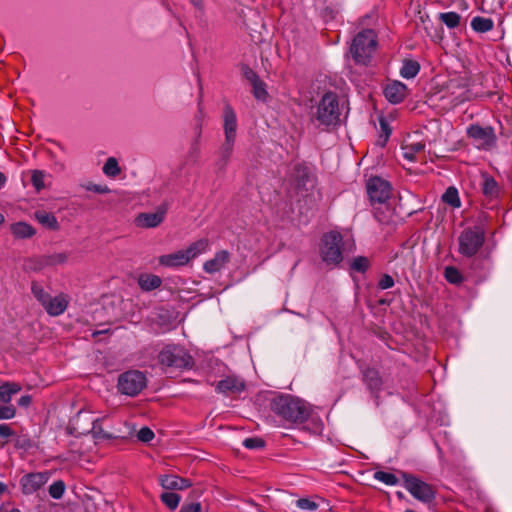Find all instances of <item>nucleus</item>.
Wrapping results in <instances>:
<instances>
[{
	"instance_id": "nucleus-35",
	"label": "nucleus",
	"mask_w": 512,
	"mask_h": 512,
	"mask_svg": "<svg viewBox=\"0 0 512 512\" xmlns=\"http://www.w3.org/2000/svg\"><path fill=\"white\" fill-rule=\"evenodd\" d=\"M31 292L38 302L44 306L50 298V294L46 292L41 284L38 282H32Z\"/></svg>"
},
{
	"instance_id": "nucleus-4",
	"label": "nucleus",
	"mask_w": 512,
	"mask_h": 512,
	"mask_svg": "<svg viewBox=\"0 0 512 512\" xmlns=\"http://www.w3.org/2000/svg\"><path fill=\"white\" fill-rule=\"evenodd\" d=\"M158 361L164 367L177 369H190L194 365V360L187 350L175 344L163 347L158 354Z\"/></svg>"
},
{
	"instance_id": "nucleus-39",
	"label": "nucleus",
	"mask_w": 512,
	"mask_h": 512,
	"mask_svg": "<svg viewBox=\"0 0 512 512\" xmlns=\"http://www.w3.org/2000/svg\"><path fill=\"white\" fill-rule=\"evenodd\" d=\"M46 177V173L42 170H32L31 171V182L36 191H41L45 188L44 179Z\"/></svg>"
},
{
	"instance_id": "nucleus-48",
	"label": "nucleus",
	"mask_w": 512,
	"mask_h": 512,
	"mask_svg": "<svg viewBox=\"0 0 512 512\" xmlns=\"http://www.w3.org/2000/svg\"><path fill=\"white\" fill-rule=\"evenodd\" d=\"M394 286V279L389 274H384L378 281V287L381 290L389 289Z\"/></svg>"
},
{
	"instance_id": "nucleus-50",
	"label": "nucleus",
	"mask_w": 512,
	"mask_h": 512,
	"mask_svg": "<svg viewBox=\"0 0 512 512\" xmlns=\"http://www.w3.org/2000/svg\"><path fill=\"white\" fill-rule=\"evenodd\" d=\"M202 507L199 502L185 503L182 505L180 512H201Z\"/></svg>"
},
{
	"instance_id": "nucleus-60",
	"label": "nucleus",
	"mask_w": 512,
	"mask_h": 512,
	"mask_svg": "<svg viewBox=\"0 0 512 512\" xmlns=\"http://www.w3.org/2000/svg\"><path fill=\"white\" fill-rule=\"evenodd\" d=\"M4 220H5V219H4L3 214H1V213H0V225L4 222Z\"/></svg>"
},
{
	"instance_id": "nucleus-34",
	"label": "nucleus",
	"mask_w": 512,
	"mask_h": 512,
	"mask_svg": "<svg viewBox=\"0 0 512 512\" xmlns=\"http://www.w3.org/2000/svg\"><path fill=\"white\" fill-rule=\"evenodd\" d=\"M444 278L446 279L447 282L454 285H460L464 281V276L454 266L445 267Z\"/></svg>"
},
{
	"instance_id": "nucleus-10",
	"label": "nucleus",
	"mask_w": 512,
	"mask_h": 512,
	"mask_svg": "<svg viewBox=\"0 0 512 512\" xmlns=\"http://www.w3.org/2000/svg\"><path fill=\"white\" fill-rule=\"evenodd\" d=\"M367 193L371 201L384 203L390 198L391 186L380 177H372L367 182Z\"/></svg>"
},
{
	"instance_id": "nucleus-19",
	"label": "nucleus",
	"mask_w": 512,
	"mask_h": 512,
	"mask_svg": "<svg viewBox=\"0 0 512 512\" xmlns=\"http://www.w3.org/2000/svg\"><path fill=\"white\" fill-rule=\"evenodd\" d=\"M159 264L165 267H180L189 263L185 250H178L171 254L162 255L158 259Z\"/></svg>"
},
{
	"instance_id": "nucleus-13",
	"label": "nucleus",
	"mask_w": 512,
	"mask_h": 512,
	"mask_svg": "<svg viewBox=\"0 0 512 512\" xmlns=\"http://www.w3.org/2000/svg\"><path fill=\"white\" fill-rule=\"evenodd\" d=\"M48 481L46 473H31L21 479L22 491L24 494H32L39 490Z\"/></svg>"
},
{
	"instance_id": "nucleus-59",
	"label": "nucleus",
	"mask_w": 512,
	"mask_h": 512,
	"mask_svg": "<svg viewBox=\"0 0 512 512\" xmlns=\"http://www.w3.org/2000/svg\"><path fill=\"white\" fill-rule=\"evenodd\" d=\"M397 497L400 498V499H403L404 498V494L402 492H397L396 493Z\"/></svg>"
},
{
	"instance_id": "nucleus-25",
	"label": "nucleus",
	"mask_w": 512,
	"mask_h": 512,
	"mask_svg": "<svg viewBox=\"0 0 512 512\" xmlns=\"http://www.w3.org/2000/svg\"><path fill=\"white\" fill-rule=\"evenodd\" d=\"M20 390L21 386L15 382H6L0 385V402L8 404Z\"/></svg>"
},
{
	"instance_id": "nucleus-23",
	"label": "nucleus",
	"mask_w": 512,
	"mask_h": 512,
	"mask_svg": "<svg viewBox=\"0 0 512 512\" xmlns=\"http://www.w3.org/2000/svg\"><path fill=\"white\" fill-rule=\"evenodd\" d=\"M209 240L207 238L199 239L191 243L185 250L189 262L196 258L198 255L206 252L209 248Z\"/></svg>"
},
{
	"instance_id": "nucleus-3",
	"label": "nucleus",
	"mask_w": 512,
	"mask_h": 512,
	"mask_svg": "<svg viewBox=\"0 0 512 512\" xmlns=\"http://www.w3.org/2000/svg\"><path fill=\"white\" fill-rule=\"evenodd\" d=\"M340 115L338 96L333 92L325 93L317 106L315 120L328 128L339 123Z\"/></svg>"
},
{
	"instance_id": "nucleus-2",
	"label": "nucleus",
	"mask_w": 512,
	"mask_h": 512,
	"mask_svg": "<svg viewBox=\"0 0 512 512\" xmlns=\"http://www.w3.org/2000/svg\"><path fill=\"white\" fill-rule=\"evenodd\" d=\"M377 36L374 30L364 29L353 39L350 53L356 64L368 65L376 50Z\"/></svg>"
},
{
	"instance_id": "nucleus-57",
	"label": "nucleus",
	"mask_w": 512,
	"mask_h": 512,
	"mask_svg": "<svg viewBox=\"0 0 512 512\" xmlns=\"http://www.w3.org/2000/svg\"><path fill=\"white\" fill-rule=\"evenodd\" d=\"M6 490V485L2 482H0V495L4 493Z\"/></svg>"
},
{
	"instance_id": "nucleus-24",
	"label": "nucleus",
	"mask_w": 512,
	"mask_h": 512,
	"mask_svg": "<svg viewBox=\"0 0 512 512\" xmlns=\"http://www.w3.org/2000/svg\"><path fill=\"white\" fill-rule=\"evenodd\" d=\"M162 283V280L159 276L154 274H143L138 278V284L140 288L144 291H152L157 289Z\"/></svg>"
},
{
	"instance_id": "nucleus-42",
	"label": "nucleus",
	"mask_w": 512,
	"mask_h": 512,
	"mask_svg": "<svg viewBox=\"0 0 512 512\" xmlns=\"http://www.w3.org/2000/svg\"><path fill=\"white\" fill-rule=\"evenodd\" d=\"M64 492H65V484L62 480L55 481L49 487V495L53 499L62 498Z\"/></svg>"
},
{
	"instance_id": "nucleus-16",
	"label": "nucleus",
	"mask_w": 512,
	"mask_h": 512,
	"mask_svg": "<svg viewBox=\"0 0 512 512\" xmlns=\"http://www.w3.org/2000/svg\"><path fill=\"white\" fill-rule=\"evenodd\" d=\"M229 261L230 253L227 250L218 251L212 259L204 262L203 270L208 274H214L221 271Z\"/></svg>"
},
{
	"instance_id": "nucleus-28",
	"label": "nucleus",
	"mask_w": 512,
	"mask_h": 512,
	"mask_svg": "<svg viewBox=\"0 0 512 512\" xmlns=\"http://www.w3.org/2000/svg\"><path fill=\"white\" fill-rule=\"evenodd\" d=\"M249 73L251 74L250 82L253 86V94L255 98L262 101L266 100L267 91L265 89V83L261 81L252 70H250Z\"/></svg>"
},
{
	"instance_id": "nucleus-8",
	"label": "nucleus",
	"mask_w": 512,
	"mask_h": 512,
	"mask_svg": "<svg viewBox=\"0 0 512 512\" xmlns=\"http://www.w3.org/2000/svg\"><path fill=\"white\" fill-rule=\"evenodd\" d=\"M119 392L128 396H136L146 387V377L138 370L122 373L118 378Z\"/></svg>"
},
{
	"instance_id": "nucleus-14",
	"label": "nucleus",
	"mask_w": 512,
	"mask_h": 512,
	"mask_svg": "<svg viewBox=\"0 0 512 512\" xmlns=\"http://www.w3.org/2000/svg\"><path fill=\"white\" fill-rule=\"evenodd\" d=\"M385 98L392 104L402 102L407 96V86L400 81H393L384 89Z\"/></svg>"
},
{
	"instance_id": "nucleus-37",
	"label": "nucleus",
	"mask_w": 512,
	"mask_h": 512,
	"mask_svg": "<svg viewBox=\"0 0 512 512\" xmlns=\"http://www.w3.org/2000/svg\"><path fill=\"white\" fill-rule=\"evenodd\" d=\"M370 267V260L365 256H357L353 258L350 263V268L353 271L365 273Z\"/></svg>"
},
{
	"instance_id": "nucleus-7",
	"label": "nucleus",
	"mask_w": 512,
	"mask_h": 512,
	"mask_svg": "<svg viewBox=\"0 0 512 512\" xmlns=\"http://www.w3.org/2000/svg\"><path fill=\"white\" fill-rule=\"evenodd\" d=\"M467 136L478 150L489 151L496 147L497 137L491 126L483 127L479 124H471L467 128Z\"/></svg>"
},
{
	"instance_id": "nucleus-29",
	"label": "nucleus",
	"mask_w": 512,
	"mask_h": 512,
	"mask_svg": "<svg viewBox=\"0 0 512 512\" xmlns=\"http://www.w3.org/2000/svg\"><path fill=\"white\" fill-rule=\"evenodd\" d=\"M471 27L478 33H485L493 29L494 22L491 18L476 16L471 20Z\"/></svg>"
},
{
	"instance_id": "nucleus-45",
	"label": "nucleus",
	"mask_w": 512,
	"mask_h": 512,
	"mask_svg": "<svg viewBox=\"0 0 512 512\" xmlns=\"http://www.w3.org/2000/svg\"><path fill=\"white\" fill-rule=\"evenodd\" d=\"M264 445H265L264 440H262L261 438H258V437L246 438L243 441V446L248 449H260V448H263Z\"/></svg>"
},
{
	"instance_id": "nucleus-33",
	"label": "nucleus",
	"mask_w": 512,
	"mask_h": 512,
	"mask_svg": "<svg viewBox=\"0 0 512 512\" xmlns=\"http://www.w3.org/2000/svg\"><path fill=\"white\" fill-rule=\"evenodd\" d=\"M442 200L453 208H459L461 206L458 190L453 186L446 189L442 195Z\"/></svg>"
},
{
	"instance_id": "nucleus-44",
	"label": "nucleus",
	"mask_w": 512,
	"mask_h": 512,
	"mask_svg": "<svg viewBox=\"0 0 512 512\" xmlns=\"http://www.w3.org/2000/svg\"><path fill=\"white\" fill-rule=\"evenodd\" d=\"M154 436V432L149 427H142L137 433V439L143 443H149Z\"/></svg>"
},
{
	"instance_id": "nucleus-27",
	"label": "nucleus",
	"mask_w": 512,
	"mask_h": 512,
	"mask_svg": "<svg viewBox=\"0 0 512 512\" xmlns=\"http://www.w3.org/2000/svg\"><path fill=\"white\" fill-rule=\"evenodd\" d=\"M12 234L19 239H25L30 238L35 234V229L25 223V222H18L11 226Z\"/></svg>"
},
{
	"instance_id": "nucleus-46",
	"label": "nucleus",
	"mask_w": 512,
	"mask_h": 512,
	"mask_svg": "<svg viewBox=\"0 0 512 512\" xmlns=\"http://www.w3.org/2000/svg\"><path fill=\"white\" fill-rule=\"evenodd\" d=\"M16 414V409L13 405L5 404L0 405V420L12 419Z\"/></svg>"
},
{
	"instance_id": "nucleus-53",
	"label": "nucleus",
	"mask_w": 512,
	"mask_h": 512,
	"mask_svg": "<svg viewBox=\"0 0 512 512\" xmlns=\"http://www.w3.org/2000/svg\"><path fill=\"white\" fill-rule=\"evenodd\" d=\"M189 1L198 10H203V7H204L203 0H189Z\"/></svg>"
},
{
	"instance_id": "nucleus-43",
	"label": "nucleus",
	"mask_w": 512,
	"mask_h": 512,
	"mask_svg": "<svg viewBox=\"0 0 512 512\" xmlns=\"http://www.w3.org/2000/svg\"><path fill=\"white\" fill-rule=\"evenodd\" d=\"M380 128H381V134L380 138L378 140V144L380 146H385L387 140L389 139L391 135V128L389 127L387 121L383 118L380 119Z\"/></svg>"
},
{
	"instance_id": "nucleus-20",
	"label": "nucleus",
	"mask_w": 512,
	"mask_h": 512,
	"mask_svg": "<svg viewBox=\"0 0 512 512\" xmlns=\"http://www.w3.org/2000/svg\"><path fill=\"white\" fill-rule=\"evenodd\" d=\"M235 140L225 139L218 151L217 167L220 170L225 169L234 150Z\"/></svg>"
},
{
	"instance_id": "nucleus-26",
	"label": "nucleus",
	"mask_w": 512,
	"mask_h": 512,
	"mask_svg": "<svg viewBox=\"0 0 512 512\" xmlns=\"http://www.w3.org/2000/svg\"><path fill=\"white\" fill-rule=\"evenodd\" d=\"M482 192L490 199L496 198L499 194L498 183L493 177L488 176L487 174L483 175Z\"/></svg>"
},
{
	"instance_id": "nucleus-55",
	"label": "nucleus",
	"mask_w": 512,
	"mask_h": 512,
	"mask_svg": "<svg viewBox=\"0 0 512 512\" xmlns=\"http://www.w3.org/2000/svg\"><path fill=\"white\" fill-rule=\"evenodd\" d=\"M0 512H20V510L16 508L7 509L4 507H0Z\"/></svg>"
},
{
	"instance_id": "nucleus-11",
	"label": "nucleus",
	"mask_w": 512,
	"mask_h": 512,
	"mask_svg": "<svg viewBox=\"0 0 512 512\" xmlns=\"http://www.w3.org/2000/svg\"><path fill=\"white\" fill-rule=\"evenodd\" d=\"M245 389V382L242 378L237 376H227L226 378L217 382L215 390L224 395H234L242 392Z\"/></svg>"
},
{
	"instance_id": "nucleus-47",
	"label": "nucleus",
	"mask_w": 512,
	"mask_h": 512,
	"mask_svg": "<svg viewBox=\"0 0 512 512\" xmlns=\"http://www.w3.org/2000/svg\"><path fill=\"white\" fill-rule=\"evenodd\" d=\"M297 507L303 510L313 511L317 509L318 505L307 498H300L297 500Z\"/></svg>"
},
{
	"instance_id": "nucleus-9",
	"label": "nucleus",
	"mask_w": 512,
	"mask_h": 512,
	"mask_svg": "<svg viewBox=\"0 0 512 512\" xmlns=\"http://www.w3.org/2000/svg\"><path fill=\"white\" fill-rule=\"evenodd\" d=\"M403 478L404 487L414 498L423 503H430L434 500L435 491L431 485L407 473H403Z\"/></svg>"
},
{
	"instance_id": "nucleus-18",
	"label": "nucleus",
	"mask_w": 512,
	"mask_h": 512,
	"mask_svg": "<svg viewBox=\"0 0 512 512\" xmlns=\"http://www.w3.org/2000/svg\"><path fill=\"white\" fill-rule=\"evenodd\" d=\"M159 481L161 486L166 490H184L191 486L190 480L174 474L162 475Z\"/></svg>"
},
{
	"instance_id": "nucleus-1",
	"label": "nucleus",
	"mask_w": 512,
	"mask_h": 512,
	"mask_svg": "<svg viewBox=\"0 0 512 512\" xmlns=\"http://www.w3.org/2000/svg\"><path fill=\"white\" fill-rule=\"evenodd\" d=\"M271 411L289 423H303L310 414L311 407L304 400L288 394H280L270 401Z\"/></svg>"
},
{
	"instance_id": "nucleus-41",
	"label": "nucleus",
	"mask_w": 512,
	"mask_h": 512,
	"mask_svg": "<svg viewBox=\"0 0 512 512\" xmlns=\"http://www.w3.org/2000/svg\"><path fill=\"white\" fill-rule=\"evenodd\" d=\"M374 478L386 485L394 486L398 484V478L390 472L376 471L374 473Z\"/></svg>"
},
{
	"instance_id": "nucleus-54",
	"label": "nucleus",
	"mask_w": 512,
	"mask_h": 512,
	"mask_svg": "<svg viewBox=\"0 0 512 512\" xmlns=\"http://www.w3.org/2000/svg\"><path fill=\"white\" fill-rule=\"evenodd\" d=\"M7 178L4 173L0 172V189L5 185Z\"/></svg>"
},
{
	"instance_id": "nucleus-17",
	"label": "nucleus",
	"mask_w": 512,
	"mask_h": 512,
	"mask_svg": "<svg viewBox=\"0 0 512 512\" xmlns=\"http://www.w3.org/2000/svg\"><path fill=\"white\" fill-rule=\"evenodd\" d=\"M68 303V297L65 294H59L55 297L50 296L43 308L50 316H59L65 312Z\"/></svg>"
},
{
	"instance_id": "nucleus-21",
	"label": "nucleus",
	"mask_w": 512,
	"mask_h": 512,
	"mask_svg": "<svg viewBox=\"0 0 512 512\" xmlns=\"http://www.w3.org/2000/svg\"><path fill=\"white\" fill-rule=\"evenodd\" d=\"M69 258V253L67 252H59L53 253L49 255H43L39 258V266L40 268L47 266H56L61 265L67 262Z\"/></svg>"
},
{
	"instance_id": "nucleus-38",
	"label": "nucleus",
	"mask_w": 512,
	"mask_h": 512,
	"mask_svg": "<svg viewBox=\"0 0 512 512\" xmlns=\"http://www.w3.org/2000/svg\"><path fill=\"white\" fill-rule=\"evenodd\" d=\"M161 501L171 510H175L181 500V497L174 492H165L160 496Z\"/></svg>"
},
{
	"instance_id": "nucleus-30",
	"label": "nucleus",
	"mask_w": 512,
	"mask_h": 512,
	"mask_svg": "<svg viewBox=\"0 0 512 512\" xmlns=\"http://www.w3.org/2000/svg\"><path fill=\"white\" fill-rule=\"evenodd\" d=\"M35 218L39 223H41L43 226L51 229V230H58L59 224L57 221V218L49 212L45 211H38L35 213Z\"/></svg>"
},
{
	"instance_id": "nucleus-52",
	"label": "nucleus",
	"mask_w": 512,
	"mask_h": 512,
	"mask_svg": "<svg viewBox=\"0 0 512 512\" xmlns=\"http://www.w3.org/2000/svg\"><path fill=\"white\" fill-rule=\"evenodd\" d=\"M32 399L29 395H24L18 400L19 406L27 407L30 405Z\"/></svg>"
},
{
	"instance_id": "nucleus-15",
	"label": "nucleus",
	"mask_w": 512,
	"mask_h": 512,
	"mask_svg": "<svg viewBox=\"0 0 512 512\" xmlns=\"http://www.w3.org/2000/svg\"><path fill=\"white\" fill-rule=\"evenodd\" d=\"M223 128L225 139H236L237 117L231 105L226 104L223 111Z\"/></svg>"
},
{
	"instance_id": "nucleus-49",
	"label": "nucleus",
	"mask_w": 512,
	"mask_h": 512,
	"mask_svg": "<svg viewBox=\"0 0 512 512\" xmlns=\"http://www.w3.org/2000/svg\"><path fill=\"white\" fill-rule=\"evenodd\" d=\"M83 187L88 191H93L98 194H106V193L110 192V189L106 185L89 183V184L83 185Z\"/></svg>"
},
{
	"instance_id": "nucleus-36",
	"label": "nucleus",
	"mask_w": 512,
	"mask_h": 512,
	"mask_svg": "<svg viewBox=\"0 0 512 512\" xmlns=\"http://www.w3.org/2000/svg\"><path fill=\"white\" fill-rule=\"evenodd\" d=\"M439 19L448 28L453 29V28H456L460 24L461 17L456 12H445V13L439 14Z\"/></svg>"
},
{
	"instance_id": "nucleus-58",
	"label": "nucleus",
	"mask_w": 512,
	"mask_h": 512,
	"mask_svg": "<svg viewBox=\"0 0 512 512\" xmlns=\"http://www.w3.org/2000/svg\"><path fill=\"white\" fill-rule=\"evenodd\" d=\"M250 70H251V69H248V70L245 72V76H246V78H247L248 80H250V78H251V74L249 73V71H250Z\"/></svg>"
},
{
	"instance_id": "nucleus-5",
	"label": "nucleus",
	"mask_w": 512,
	"mask_h": 512,
	"mask_svg": "<svg viewBox=\"0 0 512 512\" xmlns=\"http://www.w3.org/2000/svg\"><path fill=\"white\" fill-rule=\"evenodd\" d=\"M485 241V232L480 226L464 229L458 237V252L464 257L475 256Z\"/></svg>"
},
{
	"instance_id": "nucleus-12",
	"label": "nucleus",
	"mask_w": 512,
	"mask_h": 512,
	"mask_svg": "<svg viewBox=\"0 0 512 512\" xmlns=\"http://www.w3.org/2000/svg\"><path fill=\"white\" fill-rule=\"evenodd\" d=\"M167 208L164 206H161L158 208L156 212L153 213H140L136 219L135 223L138 227L142 228H155L159 226L166 214Z\"/></svg>"
},
{
	"instance_id": "nucleus-31",
	"label": "nucleus",
	"mask_w": 512,
	"mask_h": 512,
	"mask_svg": "<svg viewBox=\"0 0 512 512\" xmlns=\"http://www.w3.org/2000/svg\"><path fill=\"white\" fill-rule=\"evenodd\" d=\"M420 70V65L417 61L407 59L404 60L403 65L400 69V75L405 79L414 78Z\"/></svg>"
},
{
	"instance_id": "nucleus-51",
	"label": "nucleus",
	"mask_w": 512,
	"mask_h": 512,
	"mask_svg": "<svg viewBox=\"0 0 512 512\" xmlns=\"http://www.w3.org/2000/svg\"><path fill=\"white\" fill-rule=\"evenodd\" d=\"M14 434L12 428L8 424L0 425V437L8 438Z\"/></svg>"
},
{
	"instance_id": "nucleus-61",
	"label": "nucleus",
	"mask_w": 512,
	"mask_h": 512,
	"mask_svg": "<svg viewBox=\"0 0 512 512\" xmlns=\"http://www.w3.org/2000/svg\"><path fill=\"white\" fill-rule=\"evenodd\" d=\"M376 218L378 219V221H382V219L378 216V214L376 213L375 214Z\"/></svg>"
},
{
	"instance_id": "nucleus-6",
	"label": "nucleus",
	"mask_w": 512,
	"mask_h": 512,
	"mask_svg": "<svg viewBox=\"0 0 512 512\" xmlns=\"http://www.w3.org/2000/svg\"><path fill=\"white\" fill-rule=\"evenodd\" d=\"M342 236L338 232H328L321 239L320 255L327 265H336L342 260Z\"/></svg>"
},
{
	"instance_id": "nucleus-40",
	"label": "nucleus",
	"mask_w": 512,
	"mask_h": 512,
	"mask_svg": "<svg viewBox=\"0 0 512 512\" xmlns=\"http://www.w3.org/2000/svg\"><path fill=\"white\" fill-rule=\"evenodd\" d=\"M103 173L110 177H115L120 173V167L114 157L107 159L103 166Z\"/></svg>"
},
{
	"instance_id": "nucleus-32",
	"label": "nucleus",
	"mask_w": 512,
	"mask_h": 512,
	"mask_svg": "<svg viewBox=\"0 0 512 512\" xmlns=\"http://www.w3.org/2000/svg\"><path fill=\"white\" fill-rule=\"evenodd\" d=\"M425 145L422 142H406L402 146L403 156L412 161L415 159L416 155L423 152Z\"/></svg>"
},
{
	"instance_id": "nucleus-22",
	"label": "nucleus",
	"mask_w": 512,
	"mask_h": 512,
	"mask_svg": "<svg viewBox=\"0 0 512 512\" xmlns=\"http://www.w3.org/2000/svg\"><path fill=\"white\" fill-rule=\"evenodd\" d=\"M363 379L372 392H378L381 389L382 380L377 370L367 368L363 373Z\"/></svg>"
},
{
	"instance_id": "nucleus-56",
	"label": "nucleus",
	"mask_w": 512,
	"mask_h": 512,
	"mask_svg": "<svg viewBox=\"0 0 512 512\" xmlns=\"http://www.w3.org/2000/svg\"><path fill=\"white\" fill-rule=\"evenodd\" d=\"M107 332H108V330L94 331V332L92 333V337H94V338H95V337H97L98 335L103 334V333H107Z\"/></svg>"
}]
</instances>
